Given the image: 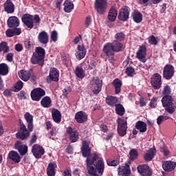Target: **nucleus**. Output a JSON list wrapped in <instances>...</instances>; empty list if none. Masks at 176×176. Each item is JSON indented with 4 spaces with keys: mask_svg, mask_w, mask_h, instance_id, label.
Wrapping results in <instances>:
<instances>
[{
    "mask_svg": "<svg viewBox=\"0 0 176 176\" xmlns=\"http://www.w3.org/2000/svg\"><path fill=\"white\" fill-rule=\"evenodd\" d=\"M71 93V88L67 87L63 90V96H67V94H69Z\"/></svg>",
    "mask_w": 176,
    "mask_h": 176,
    "instance_id": "nucleus-63",
    "label": "nucleus"
},
{
    "mask_svg": "<svg viewBox=\"0 0 176 176\" xmlns=\"http://www.w3.org/2000/svg\"><path fill=\"white\" fill-rule=\"evenodd\" d=\"M58 39V34L57 31L54 30L51 33V42H57Z\"/></svg>",
    "mask_w": 176,
    "mask_h": 176,
    "instance_id": "nucleus-45",
    "label": "nucleus"
},
{
    "mask_svg": "<svg viewBox=\"0 0 176 176\" xmlns=\"http://www.w3.org/2000/svg\"><path fill=\"white\" fill-rule=\"evenodd\" d=\"M45 54L46 52L45 49L42 48L41 47H36L31 58L32 64H38V65H43Z\"/></svg>",
    "mask_w": 176,
    "mask_h": 176,
    "instance_id": "nucleus-2",
    "label": "nucleus"
},
{
    "mask_svg": "<svg viewBox=\"0 0 176 176\" xmlns=\"http://www.w3.org/2000/svg\"><path fill=\"white\" fill-rule=\"evenodd\" d=\"M75 119L78 123H84L87 120V114L83 111H78L76 113Z\"/></svg>",
    "mask_w": 176,
    "mask_h": 176,
    "instance_id": "nucleus-28",
    "label": "nucleus"
},
{
    "mask_svg": "<svg viewBox=\"0 0 176 176\" xmlns=\"http://www.w3.org/2000/svg\"><path fill=\"white\" fill-rule=\"evenodd\" d=\"M138 157V151L135 148H133L129 151V159L131 160H135Z\"/></svg>",
    "mask_w": 176,
    "mask_h": 176,
    "instance_id": "nucleus-43",
    "label": "nucleus"
},
{
    "mask_svg": "<svg viewBox=\"0 0 176 176\" xmlns=\"http://www.w3.org/2000/svg\"><path fill=\"white\" fill-rule=\"evenodd\" d=\"M116 112L120 116L124 115V107H123L121 104L116 105Z\"/></svg>",
    "mask_w": 176,
    "mask_h": 176,
    "instance_id": "nucleus-44",
    "label": "nucleus"
},
{
    "mask_svg": "<svg viewBox=\"0 0 176 176\" xmlns=\"http://www.w3.org/2000/svg\"><path fill=\"white\" fill-rule=\"evenodd\" d=\"M60 78V73L56 68H52L50 71V75L47 78V82H58Z\"/></svg>",
    "mask_w": 176,
    "mask_h": 176,
    "instance_id": "nucleus-13",
    "label": "nucleus"
},
{
    "mask_svg": "<svg viewBox=\"0 0 176 176\" xmlns=\"http://www.w3.org/2000/svg\"><path fill=\"white\" fill-rule=\"evenodd\" d=\"M129 16L130 10H129V8H125L120 10L118 18L120 21H127V20L129 19Z\"/></svg>",
    "mask_w": 176,
    "mask_h": 176,
    "instance_id": "nucleus-17",
    "label": "nucleus"
},
{
    "mask_svg": "<svg viewBox=\"0 0 176 176\" xmlns=\"http://www.w3.org/2000/svg\"><path fill=\"white\" fill-rule=\"evenodd\" d=\"M56 168H57V164L56 162H51L48 164L47 168V173L48 176L56 175Z\"/></svg>",
    "mask_w": 176,
    "mask_h": 176,
    "instance_id": "nucleus-30",
    "label": "nucleus"
},
{
    "mask_svg": "<svg viewBox=\"0 0 176 176\" xmlns=\"http://www.w3.org/2000/svg\"><path fill=\"white\" fill-rule=\"evenodd\" d=\"M101 87H102V82L98 78H94L91 81V90L94 94H98L101 91Z\"/></svg>",
    "mask_w": 176,
    "mask_h": 176,
    "instance_id": "nucleus-6",
    "label": "nucleus"
},
{
    "mask_svg": "<svg viewBox=\"0 0 176 176\" xmlns=\"http://www.w3.org/2000/svg\"><path fill=\"white\" fill-rule=\"evenodd\" d=\"M108 8V0H96L94 3V8L97 13L100 16L105 14Z\"/></svg>",
    "mask_w": 176,
    "mask_h": 176,
    "instance_id": "nucleus-4",
    "label": "nucleus"
},
{
    "mask_svg": "<svg viewBox=\"0 0 176 176\" xmlns=\"http://www.w3.org/2000/svg\"><path fill=\"white\" fill-rule=\"evenodd\" d=\"M23 81L19 80L15 84V91H20L23 89Z\"/></svg>",
    "mask_w": 176,
    "mask_h": 176,
    "instance_id": "nucleus-48",
    "label": "nucleus"
},
{
    "mask_svg": "<svg viewBox=\"0 0 176 176\" xmlns=\"http://www.w3.org/2000/svg\"><path fill=\"white\" fill-rule=\"evenodd\" d=\"M106 102L111 107H115L117 105L116 103L118 102V98L114 96H107L106 98Z\"/></svg>",
    "mask_w": 176,
    "mask_h": 176,
    "instance_id": "nucleus-39",
    "label": "nucleus"
},
{
    "mask_svg": "<svg viewBox=\"0 0 176 176\" xmlns=\"http://www.w3.org/2000/svg\"><path fill=\"white\" fill-rule=\"evenodd\" d=\"M124 34L123 32H118L115 34V38L117 41H124Z\"/></svg>",
    "mask_w": 176,
    "mask_h": 176,
    "instance_id": "nucleus-47",
    "label": "nucleus"
},
{
    "mask_svg": "<svg viewBox=\"0 0 176 176\" xmlns=\"http://www.w3.org/2000/svg\"><path fill=\"white\" fill-rule=\"evenodd\" d=\"M151 83L155 90H159L162 87V76L157 73L154 74L151 78Z\"/></svg>",
    "mask_w": 176,
    "mask_h": 176,
    "instance_id": "nucleus-7",
    "label": "nucleus"
},
{
    "mask_svg": "<svg viewBox=\"0 0 176 176\" xmlns=\"http://www.w3.org/2000/svg\"><path fill=\"white\" fill-rule=\"evenodd\" d=\"M112 47L114 52H120L123 49V45H113Z\"/></svg>",
    "mask_w": 176,
    "mask_h": 176,
    "instance_id": "nucleus-54",
    "label": "nucleus"
},
{
    "mask_svg": "<svg viewBox=\"0 0 176 176\" xmlns=\"http://www.w3.org/2000/svg\"><path fill=\"white\" fill-rule=\"evenodd\" d=\"M168 118V116H160L157 119V124H162V122H164V120H167V119Z\"/></svg>",
    "mask_w": 176,
    "mask_h": 176,
    "instance_id": "nucleus-50",
    "label": "nucleus"
},
{
    "mask_svg": "<svg viewBox=\"0 0 176 176\" xmlns=\"http://www.w3.org/2000/svg\"><path fill=\"white\" fill-rule=\"evenodd\" d=\"M32 152L36 159L42 157L45 155V149L38 144H34L32 148Z\"/></svg>",
    "mask_w": 176,
    "mask_h": 176,
    "instance_id": "nucleus-12",
    "label": "nucleus"
},
{
    "mask_svg": "<svg viewBox=\"0 0 176 176\" xmlns=\"http://www.w3.org/2000/svg\"><path fill=\"white\" fill-rule=\"evenodd\" d=\"M155 155H156V148L153 147L150 148L146 153H144V159L146 162H152Z\"/></svg>",
    "mask_w": 176,
    "mask_h": 176,
    "instance_id": "nucleus-25",
    "label": "nucleus"
},
{
    "mask_svg": "<svg viewBox=\"0 0 176 176\" xmlns=\"http://www.w3.org/2000/svg\"><path fill=\"white\" fill-rule=\"evenodd\" d=\"M118 133L120 137H124L127 134V120L123 118H118Z\"/></svg>",
    "mask_w": 176,
    "mask_h": 176,
    "instance_id": "nucleus-5",
    "label": "nucleus"
},
{
    "mask_svg": "<svg viewBox=\"0 0 176 176\" xmlns=\"http://www.w3.org/2000/svg\"><path fill=\"white\" fill-rule=\"evenodd\" d=\"M8 28H16L20 25V19L17 16H10L7 21Z\"/></svg>",
    "mask_w": 176,
    "mask_h": 176,
    "instance_id": "nucleus-18",
    "label": "nucleus"
},
{
    "mask_svg": "<svg viewBox=\"0 0 176 176\" xmlns=\"http://www.w3.org/2000/svg\"><path fill=\"white\" fill-rule=\"evenodd\" d=\"M46 94L41 88H35L31 91V98L33 101H39Z\"/></svg>",
    "mask_w": 176,
    "mask_h": 176,
    "instance_id": "nucleus-8",
    "label": "nucleus"
},
{
    "mask_svg": "<svg viewBox=\"0 0 176 176\" xmlns=\"http://www.w3.org/2000/svg\"><path fill=\"white\" fill-rule=\"evenodd\" d=\"M82 39V36L81 35H78L77 36L73 41V43H74L75 45H77V43H79V42H80V40Z\"/></svg>",
    "mask_w": 176,
    "mask_h": 176,
    "instance_id": "nucleus-58",
    "label": "nucleus"
},
{
    "mask_svg": "<svg viewBox=\"0 0 176 176\" xmlns=\"http://www.w3.org/2000/svg\"><path fill=\"white\" fill-rule=\"evenodd\" d=\"M7 61L12 63L13 61V54L12 53H8L6 56Z\"/></svg>",
    "mask_w": 176,
    "mask_h": 176,
    "instance_id": "nucleus-59",
    "label": "nucleus"
},
{
    "mask_svg": "<svg viewBox=\"0 0 176 176\" xmlns=\"http://www.w3.org/2000/svg\"><path fill=\"white\" fill-rule=\"evenodd\" d=\"M87 52V50L84 45H79L78 46V51L76 54V58L78 60H82V58H84L85 56H86Z\"/></svg>",
    "mask_w": 176,
    "mask_h": 176,
    "instance_id": "nucleus-26",
    "label": "nucleus"
},
{
    "mask_svg": "<svg viewBox=\"0 0 176 176\" xmlns=\"http://www.w3.org/2000/svg\"><path fill=\"white\" fill-rule=\"evenodd\" d=\"M8 159L13 162L14 163H20L21 162V156L16 151H12L8 153Z\"/></svg>",
    "mask_w": 176,
    "mask_h": 176,
    "instance_id": "nucleus-24",
    "label": "nucleus"
},
{
    "mask_svg": "<svg viewBox=\"0 0 176 176\" xmlns=\"http://www.w3.org/2000/svg\"><path fill=\"white\" fill-rule=\"evenodd\" d=\"M131 170H130V162L122 166L118 169V175L120 176H129L130 175Z\"/></svg>",
    "mask_w": 176,
    "mask_h": 176,
    "instance_id": "nucleus-20",
    "label": "nucleus"
},
{
    "mask_svg": "<svg viewBox=\"0 0 176 176\" xmlns=\"http://www.w3.org/2000/svg\"><path fill=\"white\" fill-rule=\"evenodd\" d=\"M132 17L135 23H141L142 21V14L138 11H135L132 14Z\"/></svg>",
    "mask_w": 176,
    "mask_h": 176,
    "instance_id": "nucleus-38",
    "label": "nucleus"
},
{
    "mask_svg": "<svg viewBox=\"0 0 176 176\" xmlns=\"http://www.w3.org/2000/svg\"><path fill=\"white\" fill-rule=\"evenodd\" d=\"M136 130H138L140 133H145L147 130L146 123L142 121H138L135 126Z\"/></svg>",
    "mask_w": 176,
    "mask_h": 176,
    "instance_id": "nucleus-32",
    "label": "nucleus"
},
{
    "mask_svg": "<svg viewBox=\"0 0 176 176\" xmlns=\"http://www.w3.org/2000/svg\"><path fill=\"white\" fill-rule=\"evenodd\" d=\"M16 137L20 140H25V138L30 137V133H28L27 127H25L24 124H21L19 131L16 133Z\"/></svg>",
    "mask_w": 176,
    "mask_h": 176,
    "instance_id": "nucleus-11",
    "label": "nucleus"
},
{
    "mask_svg": "<svg viewBox=\"0 0 176 176\" xmlns=\"http://www.w3.org/2000/svg\"><path fill=\"white\" fill-rule=\"evenodd\" d=\"M67 133L69 135L71 142H76L79 140V132L72 129L71 127L67 129Z\"/></svg>",
    "mask_w": 176,
    "mask_h": 176,
    "instance_id": "nucleus-22",
    "label": "nucleus"
},
{
    "mask_svg": "<svg viewBox=\"0 0 176 176\" xmlns=\"http://www.w3.org/2000/svg\"><path fill=\"white\" fill-rule=\"evenodd\" d=\"M4 12L10 14L14 13V4L12 0H6L3 4Z\"/></svg>",
    "mask_w": 176,
    "mask_h": 176,
    "instance_id": "nucleus-23",
    "label": "nucleus"
},
{
    "mask_svg": "<svg viewBox=\"0 0 176 176\" xmlns=\"http://www.w3.org/2000/svg\"><path fill=\"white\" fill-rule=\"evenodd\" d=\"M9 74V67L6 63L0 64V75H8Z\"/></svg>",
    "mask_w": 176,
    "mask_h": 176,
    "instance_id": "nucleus-40",
    "label": "nucleus"
},
{
    "mask_svg": "<svg viewBox=\"0 0 176 176\" xmlns=\"http://www.w3.org/2000/svg\"><path fill=\"white\" fill-rule=\"evenodd\" d=\"M162 102L164 108L168 113H174L175 112V104L174 100L170 96H164L162 99Z\"/></svg>",
    "mask_w": 176,
    "mask_h": 176,
    "instance_id": "nucleus-3",
    "label": "nucleus"
},
{
    "mask_svg": "<svg viewBox=\"0 0 176 176\" xmlns=\"http://www.w3.org/2000/svg\"><path fill=\"white\" fill-rule=\"evenodd\" d=\"M126 74L127 76H134V75H135V71L133 67H127L126 69Z\"/></svg>",
    "mask_w": 176,
    "mask_h": 176,
    "instance_id": "nucleus-46",
    "label": "nucleus"
},
{
    "mask_svg": "<svg viewBox=\"0 0 176 176\" xmlns=\"http://www.w3.org/2000/svg\"><path fill=\"white\" fill-rule=\"evenodd\" d=\"M41 104L43 108H50L52 107V99L49 96H45L41 100Z\"/></svg>",
    "mask_w": 176,
    "mask_h": 176,
    "instance_id": "nucleus-35",
    "label": "nucleus"
},
{
    "mask_svg": "<svg viewBox=\"0 0 176 176\" xmlns=\"http://www.w3.org/2000/svg\"><path fill=\"white\" fill-rule=\"evenodd\" d=\"M71 169H66L64 172H63V176H71Z\"/></svg>",
    "mask_w": 176,
    "mask_h": 176,
    "instance_id": "nucleus-62",
    "label": "nucleus"
},
{
    "mask_svg": "<svg viewBox=\"0 0 176 176\" xmlns=\"http://www.w3.org/2000/svg\"><path fill=\"white\" fill-rule=\"evenodd\" d=\"M100 130L103 131V133H107V131H108V126L105 124H102L100 125Z\"/></svg>",
    "mask_w": 176,
    "mask_h": 176,
    "instance_id": "nucleus-61",
    "label": "nucleus"
},
{
    "mask_svg": "<svg viewBox=\"0 0 176 176\" xmlns=\"http://www.w3.org/2000/svg\"><path fill=\"white\" fill-rule=\"evenodd\" d=\"M118 17V10L116 6H111L109 10L107 19L109 23H114L116 21V18Z\"/></svg>",
    "mask_w": 176,
    "mask_h": 176,
    "instance_id": "nucleus-15",
    "label": "nucleus"
},
{
    "mask_svg": "<svg viewBox=\"0 0 176 176\" xmlns=\"http://www.w3.org/2000/svg\"><path fill=\"white\" fill-rule=\"evenodd\" d=\"M160 151L164 153V156H168V155H170V151H168V149H167V148L166 147H162L160 148Z\"/></svg>",
    "mask_w": 176,
    "mask_h": 176,
    "instance_id": "nucleus-57",
    "label": "nucleus"
},
{
    "mask_svg": "<svg viewBox=\"0 0 176 176\" xmlns=\"http://www.w3.org/2000/svg\"><path fill=\"white\" fill-rule=\"evenodd\" d=\"M38 38L40 43L46 45L49 42V34H47V32L43 31L38 34Z\"/></svg>",
    "mask_w": 176,
    "mask_h": 176,
    "instance_id": "nucleus-29",
    "label": "nucleus"
},
{
    "mask_svg": "<svg viewBox=\"0 0 176 176\" xmlns=\"http://www.w3.org/2000/svg\"><path fill=\"white\" fill-rule=\"evenodd\" d=\"M174 67L171 65H166L164 67L163 77L167 80H170L174 76Z\"/></svg>",
    "mask_w": 176,
    "mask_h": 176,
    "instance_id": "nucleus-10",
    "label": "nucleus"
},
{
    "mask_svg": "<svg viewBox=\"0 0 176 176\" xmlns=\"http://www.w3.org/2000/svg\"><path fill=\"white\" fill-rule=\"evenodd\" d=\"M160 42L159 37H155L154 35H151L148 37V43L150 45H157Z\"/></svg>",
    "mask_w": 176,
    "mask_h": 176,
    "instance_id": "nucleus-42",
    "label": "nucleus"
},
{
    "mask_svg": "<svg viewBox=\"0 0 176 176\" xmlns=\"http://www.w3.org/2000/svg\"><path fill=\"white\" fill-rule=\"evenodd\" d=\"M18 74L19 78L24 82H28V80H30V77L31 76L30 72L25 70H20L18 72Z\"/></svg>",
    "mask_w": 176,
    "mask_h": 176,
    "instance_id": "nucleus-31",
    "label": "nucleus"
},
{
    "mask_svg": "<svg viewBox=\"0 0 176 176\" xmlns=\"http://www.w3.org/2000/svg\"><path fill=\"white\" fill-rule=\"evenodd\" d=\"M64 11L66 13H71V12H72V10H74V3L71 2V1H66L64 3Z\"/></svg>",
    "mask_w": 176,
    "mask_h": 176,
    "instance_id": "nucleus-37",
    "label": "nucleus"
},
{
    "mask_svg": "<svg viewBox=\"0 0 176 176\" xmlns=\"http://www.w3.org/2000/svg\"><path fill=\"white\" fill-rule=\"evenodd\" d=\"M138 171L142 176H151L152 171L149 166L146 164H142L138 166Z\"/></svg>",
    "mask_w": 176,
    "mask_h": 176,
    "instance_id": "nucleus-14",
    "label": "nucleus"
},
{
    "mask_svg": "<svg viewBox=\"0 0 176 176\" xmlns=\"http://www.w3.org/2000/svg\"><path fill=\"white\" fill-rule=\"evenodd\" d=\"M15 50H16V52H21V50H23V45H15Z\"/></svg>",
    "mask_w": 176,
    "mask_h": 176,
    "instance_id": "nucleus-64",
    "label": "nucleus"
},
{
    "mask_svg": "<svg viewBox=\"0 0 176 176\" xmlns=\"http://www.w3.org/2000/svg\"><path fill=\"white\" fill-rule=\"evenodd\" d=\"M6 36H8V38H12V36H14V32L12 29L8 28L6 31Z\"/></svg>",
    "mask_w": 176,
    "mask_h": 176,
    "instance_id": "nucleus-51",
    "label": "nucleus"
},
{
    "mask_svg": "<svg viewBox=\"0 0 176 176\" xmlns=\"http://www.w3.org/2000/svg\"><path fill=\"white\" fill-rule=\"evenodd\" d=\"M24 118L28 123V128L29 131H32V130H34V116H32V115H31L30 113L27 112L24 115Z\"/></svg>",
    "mask_w": 176,
    "mask_h": 176,
    "instance_id": "nucleus-27",
    "label": "nucleus"
},
{
    "mask_svg": "<svg viewBox=\"0 0 176 176\" xmlns=\"http://www.w3.org/2000/svg\"><path fill=\"white\" fill-rule=\"evenodd\" d=\"M15 149H17L18 152L21 155V156H24V155L27 154L28 152V146L23 144V142L21 141H16L15 143Z\"/></svg>",
    "mask_w": 176,
    "mask_h": 176,
    "instance_id": "nucleus-19",
    "label": "nucleus"
},
{
    "mask_svg": "<svg viewBox=\"0 0 176 176\" xmlns=\"http://www.w3.org/2000/svg\"><path fill=\"white\" fill-rule=\"evenodd\" d=\"M75 74L77 78H79L80 79H83V78L85 76V71L80 67L76 68Z\"/></svg>",
    "mask_w": 176,
    "mask_h": 176,
    "instance_id": "nucleus-41",
    "label": "nucleus"
},
{
    "mask_svg": "<svg viewBox=\"0 0 176 176\" xmlns=\"http://www.w3.org/2000/svg\"><path fill=\"white\" fill-rule=\"evenodd\" d=\"M10 48L7 45H0V53L3 52V53H8L9 52Z\"/></svg>",
    "mask_w": 176,
    "mask_h": 176,
    "instance_id": "nucleus-52",
    "label": "nucleus"
},
{
    "mask_svg": "<svg viewBox=\"0 0 176 176\" xmlns=\"http://www.w3.org/2000/svg\"><path fill=\"white\" fill-rule=\"evenodd\" d=\"M113 85L115 87V94H119L122 90V81L119 78H116L113 81Z\"/></svg>",
    "mask_w": 176,
    "mask_h": 176,
    "instance_id": "nucleus-34",
    "label": "nucleus"
},
{
    "mask_svg": "<svg viewBox=\"0 0 176 176\" xmlns=\"http://www.w3.org/2000/svg\"><path fill=\"white\" fill-rule=\"evenodd\" d=\"M162 168L164 171L170 173L175 170L176 168V162L173 161H165L162 164Z\"/></svg>",
    "mask_w": 176,
    "mask_h": 176,
    "instance_id": "nucleus-21",
    "label": "nucleus"
},
{
    "mask_svg": "<svg viewBox=\"0 0 176 176\" xmlns=\"http://www.w3.org/2000/svg\"><path fill=\"white\" fill-rule=\"evenodd\" d=\"M107 164L108 166L115 167L119 164V160H107Z\"/></svg>",
    "mask_w": 176,
    "mask_h": 176,
    "instance_id": "nucleus-53",
    "label": "nucleus"
},
{
    "mask_svg": "<svg viewBox=\"0 0 176 176\" xmlns=\"http://www.w3.org/2000/svg\"><path fill=\"white\" fill-rule=\"evenodd\" d=\"M157 105V98H153L149 103L150 108H156Z\"/></svg>",
    "mask_w": 176,
    "mask_h": 176,
    "instance_id": "nucleus-49",
    "label": "nucleus"
},
{
    "mask_svg": "<svg viewBox=\"0 0 176 176\" xmlns=\"http://www.w3.org/2000/svg\"><path fill=\"white\" fill-rule=\"evenodd\" d=\"M171 93V89L168 87V85H166L164 88V96H168Z\"/></svg>",
    "mask_w": 176,
    "mask_h": 176,
    "instance_id": "nucleus-56",
    "label": "nucleus"
},
{
    "mask_svg": "<svg viewBox=\"0 0 176 176\" xmlns=\"http://www.w3.org/2000/svg\"><path fill=\"white\" fill-rule=\"evenodd\" d=\"M94 166L96 167L94 168L96 173H98L99 175H102L104 174V170L105 168V165L104 164V160L102 158H98L94 162Z\"/></svg>",
    "mask_w": 176,
    "mask_h": 176,
    "instance_id": "nucleus-9",
    "label": "nucleus"
},
{
    "mask_svg": "<svg viewBox=\"0 0 176 176\" xmlns=\"http://www.w3.org/2000/svg\"><path fill=\"white\" fill-rule=\"evenodd\" d=\"M91 24V16H87L85 19V25L87 27H89Z\"/></svg>",
    "mask_w": 176,
    "mask_h": 176,
    "instance_id": "nucleus-60",
    "label": "nucleus"
},
{
    "mask_svg": "<svg viewBox=\"0 0 176 176\" xmlns=\"http://www.w3.org/2000/svg\"><path fill=\"white\" fill-rule=\"evenodd\" d=\"M52 115L54 122L55 123H60L61 122V113L57 109H53L52 111Z\"/></svg>",
    "mask_w": 176,
    "mask_h": 176,
    "instance_id": "nucleus-33",
    "label": "nucleus"
},
{
    "mask_svg": "<svg viewBox=\"0 0 176 176\" xmlns=\"http://www.w3.org/2000/svg\"><path fill=\"white\" fill-rule=\"evenodd\" d=\"M21 20L22 23H23L28 28H30V30L41 24V17H39L38 14L32 16L29 14H25L23 15Z\"/></svg>",
    "mask_w": 176,
    "mask_h": 176,
    "instance_id": "nucleus-1",
    "label": "nucleus"
},
{
    "mask_svg": "<svg viewBox=\"0 0 176 176\" xmlns=\"http://www.w3.org/2000/svg\"><path fill=\"white\" fill-rule=\"evenodd\" d=\"M103 52L106 54V56L109 57L110 56H113L114 51L112 45H106L103 47Z\"/></svg>",
    "mask_w": 176,
    "mask_h": 176,
    "instance_id": "nucleus-36",
    "label": "nucleus"
},
{
    "mask_svg": "<svg viewBox=\"0 0 176 176\" xmlns=\"http://www.w3.org/2000/svg\"><path fill=\"white\" fill-rule=\"evenodd\" d=\"M14 31V36L17 35H20L21 34V28H12Z\"/></svg>",
    "mask_w": 176,
    "mask_h": 176,
    "instance_id": "nucleus-55",
    "label": "nucleus"
},
{
    "mask_svg": "<svg viewBox=\"0 0 176 176\" xmlns=\"http://www.w3.org/2000/svg\"><path fill=\"white\" fill-rule=\"evenodd\" d=\"M146 56V47L145 45H140L136 54V57L142 63H145V56Z\"/></svg>",
    "mask_w": 176,
    "mask_h": 176,
    "instance_id": "nucleus-16",
    "label": "nucleus"
}]
</instances>
